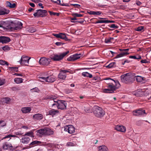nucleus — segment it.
<instances>
[{
  "label": "nucleus",
  "mask_w": 151,
  "mask_h": 151,
  "mask_svg": "<svg viewBox=\"0 0 151 151\" xmlns=\"http://www.w3.org/2000/svg\"><path fill=\"white\" fill-rule=\"evenodd\" d=\"M57 97L55 95L49 96L47 99H50L51 102H54L52 105V106L56 105L57 106L58 109H63L65 108L66 106L65 105V101L63 100H58L56 99Z\"/></svg>",
  "instance_id": "1"
},
{
  "label": "nucleus",
  "mask_w": 151,
  "mask_h": 151,
  "mask_svg": "<svg viewBox=\"0 0 151 151\" xmlns=\"http://www.w3.org/2000/svg\"><path fill=\"white\" fill-rule=\"evenodd\" d=\"M111 81H113L109 84L108 86V88L105 89L104 91L105 93H112L114 91L119 87L120 86V84L118 81H114L111 78L106 79Z\"/></svg>",
  "instance_id": "2"
},
{
  "label": "nucleus",
  "mask_w": 151,
  "mask_h": 151,
  "mask_svg": "<svg viewBox=\"0 0 151 151\" xmlns=\"http://www.w3.org/2000/svg\"><path fill=\"white\" fill-rule=\"evenodd\" d=\"M55 80V77L53 76H49L47 73L44 74L39 78V81L40 82L52 83Z\"/></svg>",
  "instance_id": "3"
},
{
  "label": "nucleus",
  "mask_w": 151,
  "mask_h": 151,
  "mask_svg": "<svg viewBox=\"0 0 151 151\" xmlns=\"http://www.w3.org/2000/svg\"><path fill=\"white\" fill-rule=\"evenodd\" d=\"M133 78L134 76L130 73H126L121 76L122 82L125 83L132 82Z\"/></svg>",
  "instance_id": "4"
},
{
  "label": "nucleus",
  "mask_w": 151,
  "mask_h": 151,
  "mask_svg": "<svg viewBox=\"0 0 151 151\" xmlns=\"http://www.w3.org/2000/svg\"><path fill=\"white\" fill-rule=\"evenodd\" d=\"M37 132L41 135L46 136L53 134L54 132L50 129L45 127L37 131Z\"/></svg>",
  "instance_id": "5"
},
{
  "label": "nucleus",
  "mask_w": 151,
  "mask_h": 151,
  "mask_svg": "<svg viewBox=\"0 0 151 151\" xmlns=\"http://www.w3.org/2000/svg\"><path fill=\"white\" fill-rule=\"evenodd\" d=\"M93 113L96 116L101 118L105 114V111L101 108L98 106L94 107Z\"/></svg>",
  "instance_id": "6"
},
{
  "label": "nucleus",
  "mask_w": 151,
  "mask_h": 151,
  "mask_svg": "<svg viewBox=\"0 0 151 151\" xmlns=\"http://www.w3.org/2000/svg\"><path fill=\"white\" fill-rule=\"evenodd\" d=\"M66 55V52L54 54L50 55V58L55 61H58L62 60Z\"/></svg>",
  "instance_id": "7"
},
{
  "label": "nucleus",
  "mask_w": 151,
  "mask_h": 151,
  "mask_svg": "<svg viewBox=\"0 0 151 151\" xmlns=\"http://www.w3.org/2000/svg\"><path fill=\"white\" fill-rule=\"evenodd\" d=\"M37 12L34 14L33 15L35 17H43L46 15L47 12L46 10L43 9H38Z\"/></svg>",
  "instance_id": "8"
},
{
  "label": "nucleus",
  "mask_w": 151,
  "mask_h": 151,
  "mask_svg": "<svg viewBox=\"0 0 151 151\" xmlns=\"http://www.w3.org/2000/svg\"><path fill=\"white\" fill-rule=\"evenodd\" d=\"M30 58L28 56L23 55L22 56L19 62L21 65L27 66L28 65L29 60Z\"/></svg>",
  "instance_id": "9"
},
{
  "label": "nucleus",
  "mask_w": 151,
  "mask_h": 151,
  "mask_svg": "<svg viewBox=\"0 0 151 151\" xmlns=\"http://www.w3.org/2000/svg\"><path fill=\"white\" fill-rule=\"evenodd\" d=\"M50 61L51 60L49 58H42L40 59L39 63L41 65H47L50 64Z\"/></svg>",
  "instance_id": "10"
},
{
  "label": "nucleus",
  "mask_w": 151,
  "mask_h": 151,
  "mask_svg": "<svg viewBox=\"0 0 151 151\" xmlns=\"http://www.w3.org/2000/svg\"><path fill=\"white\" fill-rule=\"evenodd\" d=\"M22 22H18L14 24V26L11 28L14 30H19L22 28Z\"/></svg>",
  "instance_id": "11"
},
{
  "label": "nucleus",
  "mask_w": 151,
  "mask_h": 151,
  "mask_svg": "<svg viewBox=\"0 0 151 151\" xmlns=\"http://www.w3.org/2000/svg\"><path fill=\"white\" fill-rule=\"evenodd\" d=\"M58 78L61 80H65L66 78V70H62L58 75Z\"/></svg>",
  "instance_id": "12"
},
{
  "label": "nucleus",
  "mask_w": 151,
  "mask_h": 151,
  "mask_svg": "<svg viewBox=\"0 0 151 151\" xmlns=\"http://www.w3.org/2000/svg\"><path fill=\"white\" fill-rule=\"evenodd\" d=\"M145 110L140 109L133 111V114L134 115L139 116L145 114Z\"/></svg>",
  "instance_id": "13"
},
{
  "label": "nucleus",
  "mask_w": 151,
  "mask_h": 151,
  "mask_svg": "<svg viewBox=\"0 0 151 151\" xmlns=\"http://www.w3.org/2000/svg\"><path fill=\"white\" fill-rule=\"evenodd\" d=\"M43 117V115L42 114L39 113L36 114L33 116V118L35 120H41Z\"/></svg>",
  "instance_id": "14"
},
{
  "label": "nucleus",
  "mask_w": 151,
  "mask_h": 151,
  "mask_svg": "<svg viewBox=\"0 0 151 151\" xmlns=\"http://www.w3.org/2000/svg\"><path fill=\"white\" fill-rule=\"evenodd\" d=\"M115 129L117 131L124 132L126 131V127L122 125H117L115 127Z\"/></svg>",
  "instance_id": "15"
},
{
  "label": "nucleus",
  "mask_w": 151,
  "mask_h": 151,
  "mask_svg": "<svg viewBox=\"0 0 151 151\" xmlns=\"http://www.w3.org/2000/svg\"><path fill=\"white\" fill-rule=\"evenodd\" d=\"M9 11L4 8L0 6V15H4L9 13Z\"/></svg>",
  "instance_id": "16"
},
{
  "label": "nucleus",
  "mask_w": 151,
  "mask_h": 151,
  "mask_svg": "<svg viewBox=\"0 0 151 151\" xmlns=\"http://www.w3.org/2000/svg\"><path fill=\"white\" fill-rule=\"evenodd\" d=\"M68 127V133L72 134L75 132V128L72 125H67Z\"/></svg>",
  "instance_id": "17"
},
{
  "label": "nucleus",
  "mask_w": 151,
  "mask_h": 151,
  "mask_svg": "<svg viewBox=\"0 0 151 151\" xmlns=\"http://www.w3.org/2000/svg\"><path fill=\"white\" fill-rule=\"evenodd\" d=\"M30 140V138L27 137H22L21 140V142L24 144H27L29 143Z\"/></svg>",
  "instance_id": "18"
},
{
  "label": "nucleus",
  "mask_w": 151,
  "mask_h": 151,
  "mask_svg": "<svg viewBox=\"0 0 151 151\" xmlns=\"http://www.w3.org/2000/svg\"><path fill=\"white\" fill-rule=\"evenodd\" d=\"M12 147V145L11 143L6 142L3 144L2 148L4 150H6L9 148Z\"/></svg>",
  "instance_id": "19"
},
{
  "label": "nucleus",
  "mask_w": 151,
  "mask_h": 151,
  "mask_svg": "<svg viewBox=\"0 0 151 151\" xmlns=\"http://www.w3.org/2000/svg\"><path fill=\"white\" fill-rule=\"evenodd\" d=\"M10 38L8 37L1 36V43H6L10 41Z\"/></svg>",
  "instance_id": "20"
},
{
  "label": "nucleus",
  "mask_w": 151,
  "mask_h": 151,
  "mask_svg": "<svg viewBox=\"0 0 151 151\" xmlns=\"http://www.w3.org/2000/svg\"><path fill=\"white\" fill-rule=\"evenodd\" d=\"M48 113L47 114L50 115L52 116L56 115L59 113V111L57 110L54 109H52L48 111Z\"/></svg>",
  "instance_id": "21"
},
{
  "label": "nucleus",
  "mask_w": 151,
  "mask_h": 151,
  "mask_svg": "<svg viewBox=\"0 0 151 151\" xmlns=\"http://www.w3.org/2000/svg\"><path fill=\"white\" fill-rule=\"evenodd\" d=\"M31 110L30 107H23L21 109V111L23 113L29 112Z\"/></svg>",
  "instance_id": "22"
},
{
  "label": "nucleus",
  "mask_w": 151,
  "mask_h": 151,
  "mask_svg": "<svg viewBox=\"0 0 151 151\" xmlns=\"http://www.w3.org/2000/svg\"><path fill=\"white\" fill-rule=\"evenodd\" d=\"M99 151H108V149L105 145H103L99 147Z\"/></svg>",
  "instance_id": "23"
},
{
  "label": "nucleus",
  "mask_w": 151,
  "mask_h": 151,
  "mask_svg": "<svg viewBox=\"0 0 151 151\" xmlns=\"http://www.w3.org/2000/svg\"><path fill=\"white\" fill-rule=\"evenodd\" d=\"M8 27V24L6 23L3 21H1L0 22V27H2L4 29H6Z\"/></svg>",
  "instance_id": "24"
},
{
  "label": "nucleus",
  "mask_w": 151,
  "mask_h": 151,
  "mask_svg": "<svg viewBox=\"0 0 151 151\" xmlns=\"http://www.w3.org/2000/svg\"><path fill=\"white\" fill-rule=\"evenodd\" d=\"M26 31L30 33H33L36 31V29L34 27H29L26 28Z\"/></svg>",
  "instance_id": "25"
},
{
  "label": "nucleus",
  "mask_w": 151,
  "mask_h": 151,
  "mask_svg": "<svg viewBox=\"0 0 151 151\" xmlns=\"http://www.w3.org/2000/svg\"><path fill=\"white\" fill-rule=\"evenodd\" d=\"M23 79L20 78H16L14 79V81L17 83H20L23 82Z\"/></svg>",
  "instance_id": "26"
},
{
  "label": "nucleus",
  "mask_w": 151,
  "mask_h": 151,
  "mask_svg": "<svg viewBox=\"0 0 151 151\" xmlns=\"http://www.w3.org/2000/svg\"><path fill=\"white\" fill-rule=\"evenodd\" d=\"M129 53L127 52H122L121 53L118 55L116 57V58H118L124 56L125 55H128Z\"/></svg>",
  "instance_id": "27"
},
{
  "label": "nucleus",
  "mask_w": 151,
  "mask_h": 151,
  "mask_svg": "<svg viewBox=\"0 0 151 151\" xmlns=\"http://www.w3.org/2000/svg\"><path fill=\"white\" fill-rule=\"evenodd\" d=\"M41 143V142L40 141H37V140H35L33 141L32 142H31L30 144V145L31 147H32L33 146H35V145H39L40 143Z\"/></svg>",
  "instance_id": "28"
},
{
  "label": "nucleus",
  "mask_w": 151,
  "mask_h": 151,
  "mask_svg": "<svg viewBox=\"0 0 151 151\" xmlns=\"http://www.w3.org/2000/svg\"><path fill=\"white\" fill-rule=\"evenodd\" d=\"M6 6L9 7L11 8H14L16 6V4L15 3L12 4L9 1H7L6 2Z\"/></svg>",
  "instance_id": "29"
},
{
  "label": "nucleus",
  "mask_w": 151,
  "mask_h": 151,
  "mask_svg": "<svg viewBox=\"0 0 151 151\" xmlns=\"http://www.w3.org/2000/svg\"><path fill=\"white\" fill-rule=\"evenodd\" d=\"M82 74L84 77H88L89 78H91L92 77V75L87 72H83Z\"/></svg>",
  "instance_id": "30"
},
{
  "label": "nucleus",
  "mask_w": 151,
  "mask_h": 151,
  "mask_svg": "<svg viewBox=\"0 0 151 151\" xmlns=\"http://www.w3.org/2000/svg\"><path fill=\"white\" fill-rule=\"evenodd\" d=\"M73 58L74 59V60H78L81 57V54L80 53V54H76L74 55H73Z\"/></svg>",
  "instance_id": "31"
},
{
  "label": "nucleus",
  "mask_w": 151,
  "mask_h": 151,
  "mask_svg": "<svg viewBox=\"0 0 151 151\" xmlns=\"http://www.w3.org/2000/svg\"><path fill=\"white\" fill-rule=\"evenodd\" d=\"M116 65L115 62H113L110 63L109 65H107L106 67L108 68H111L116 67Z\"/></svg>",
  "instance_id": "32"
},
{
  "label": "nucleus",
  "mask_w": 151,
  "mask_h": 151,
  "mask_svg": "<svg viewBox=\"0 0 151 151\" xmlns=\"http://www.w3.org/2000/svg\"><path fill=\"white\" fill-rule=\"evenodd\" d=\"M114 39L113 38L109 37L106 38L105 40V42L106 43H108L110 42H112V40Z\"/></svg>",
  "instance_id": "33"
},
{
  "label": "nucleus",
  "mask_w": 151,
  "mask_h": 151,
  "mask_svg": "<svg viewBox=\"0 0 151 151\" xmlns=\"http://www.w3.org/2000/svg\"><path fill=\"white\" fill-rule=\"evenodd\" d=\"M136 80L137 82H141L143 80V78L141 76H136Z\"/></svg>",
  "instance_id": "34"
},
{
  "label": "nucleus",
  "mask_w": 151,
  "mask_h": 151,
  "mask_svg": "<svg viewBox=\"0 0 151 151\" xmlns=\"http://www.w3.org/2000/svg\"><path fill=\"white\" fill-rule=\"evenodd\" d=\"M25 135L29 136L32 137H34L33 133L31 131L26 133L25 134Z\"/></svg>",
  "instance_id": "35"
},
{
  "label": "nucleus",
  "mask_w": 151,
  "mask_h": 151,
  "mask_svg": "<svg viewBox=\"0 0 151 151\" xmlns=\"http://www.w3.org/2000/svg\"><path fill=\"white\" fill-rule=\"evenodd\" d=\"M129 58L134 59H141L142 58L140 55L137 56H130L129 57Z\"/></svg>",
  "instance_id": "36"
},
{
  "label": "nucleus",
  "mask_w": 151,
  "mask_h": 151,
  "mask_svg": "<svg viewBox=\"0 0 151 151\" xmlns=\"http://www.w3.org/2000/svg\"><path fill=\"white\" fill-rule=\"evenodd\" d=\"M136 30L139 32H142L144 31V26H140L137 27Z\"/></svg>",
  "instance_id": "37"
},
{
  "label": "nucleus",
  "mask_w": 151,
  "mask_h": 151,
  "mask_svg": "<svg viewBox=\"0 0 151 151\" xmlns=\"http://www.w3.org/2000/svg\"><path fill=\"white\" fill-rule=\"evenodd\" d=\"M60 38L64 40L66 39V35L65 33H60Z\"/></svg>",
  "instance_id": "38"
},
{
  "label": "nucleus",
  "mask_w": 151,
  "mask_h": 151,
  "mask_svg": "<svg viewBox=\"0 0 151 151\" xmlns=\"http://www.w3.org/2000/svg\"><path fill=\"white\" fill-rule=\"evenodd\" d=\"M52 1V2H54L55 3H56L58 4H60L61 5L63 6H65V4H62L61 3V1L60 0H51Z\"/></svg>",
  "instance_id": "39"
},
{
  "label": "nucleus",
  "mask_w": 151,
  "mask_h": 151,
  "mask_svg": "<svg viewBox=\"0 0 151 151\" xmlns=\"http://www.w3.org/2000/svg\"><path fill=\"white\" fill-rule=\"evenodd\" d=\"M30 91L32 92H39V90L38 88L35 87L33 88L30 89Z\"/></svg>",
  "instance_id": "40"
},
{
  "label": "nucleus",
  "mask_w": 151,
  "mask_h": 151,
  "mask_svg": "<svg viewBox=\"0 0 151 151\" xmlns=\"http://www.w3.org/2000/svg\"><path fill=\"white\" fill-rule=\"evenodd\" d=\"M0 64L2 65H6L7 66L9 64L8 62L5 61L3 60H0Z\"/></svg>",
  "instance_id": "41"
},
{
  "label": "nucleus",
  "mask_w": 151,
  "mask_h": 151,
  "mask_svg": "<svg viewBox=\"0 0 151 151\" xmlns=\"http://www.w3.org/2000/svg\"><path fill=\"white\" fill-rule=\"evenodd\" d=\"M6 124V123L5 121L3 120H0V126L4 127L5 126Z\"/></svg>",
  "instance_id": "42"
},
{
  "label": "nucleus",
  "mask_w": 151,
  "mask_h": 151,
  "mask_svg": "<svg viewBox=\"0 0 151 151\" xmlns=\"http://www.w3.org/2000/svg\"><path fill=\"white\" fill-rule=\"evenodd\" d=\"M108 20H100L96 22V23H108Z\"/></svg>",
  "instance_id": "43"
},
{
  "label": "nucleus",
  "mask_w": 151,
  "mask_h": 151,
  "mask_svg": "<svg viewBox=\"0 0 151 151\" xmlns=\"http://www.w3.org/2000/svg\"><path fill=\"white\" fill-rule=\"evenodd\" d=\"M2 49L5 51L9 50V47L8 46H6L2 47Z\"/></svg>",
  "instance_id": "44"
},
{
  "label": "nucleus",
  "mask_w": 151,
  "mask_h": 151,
  "mask_svg": "<svg viewBox=\"0 0 151 151\" xmlns=\"http://www.w3.org/2000/svg\"><path fill=\"white\" fill-rule=\"evenodd\" d=\"M67 60L69 61H74V59L73 58V55H72L70 56L68 58Z\"/></svg>",
  "instance_id": "45"
},
{
  "label": "nucleus",
  "mask_w": 151,
  "mask_h": 151,
  "mask_svg": "<svg viewBox=\"0 0 151 151\" xmlns=\"http://www.w3.org/2000/svg\"><path fill=\"white\" fill-rule=\"evenodd\" d=\"M49 12L50 13V14L51 15H57V16H58L59 15V13L53 12L51 11H49Z\"/></svg>",
  "instance_id": "46"
},
{
  "label": "nucleus",
  "mask_w": 151,
  "mask_h": 151,
  "mask_svg": "<svg viewBox=\"0 0 151 151\" xmlns=\"http://www.w3.org/2000/svg\"><path fill=\"white\" fill-rule=\"evenodd\" d=\"M73 16L77 17H83V15L81 14H78V13H74L73 14Z\"/></svg>",
  "instance_id": "47"
},
{
  "label": "nucleus",
  "mask_w": 151,
  "mask_h": 151,
  "mask_svg": "<svg viewBox=\"0 0 151 151\" xmlns=\"http://www.w3.org/2000/svg\"><path fill=\"white\" fill-rule=\"evenodd\" d=\"M75 145V144L70 142H68L67 143V146H74Z\"/></svg>",
  "instance_id": "48"
},
{
  "label": "nucleus",
  "mask_w": 151,
  "mask_h": 151,
  "mask_svg": "<svg viewBox=\"0 0 151 151\" xmlns=\"http://www.w3.org/2000/svg\"><path fill=\"white\" fill-rule=\"evenodd\" d=\"M110 27L111 28H113L115 29L117 28L118 27L115 24H113L111 25Z\"/></svg>",
  "instance_id": "49"
},
{
  "label": "nucleus",
  "mask_w": 151,
  "mask_h": 151,
  "mask_svg": "<svg viewBox=\"0 0 151 151\" xmlns=\"http://www.w3.org/2000/svg\"><path fill=\"white\" fill-rule=\"evenodd\" d=\"M4 101L6 103H8L10 101V99L8 98H5L4 99Z\"/></svg>",
  "instance_id": "50"
},
{
  "label": "nucleus",
  "mask_w": 151,
  "mask_h": 151,
  "mask_svg": "<svg viewBox=\"0 0 151 151\" xmlns=\"http://www.w3.org/2000/svg\"><path fill=\"white\" fill-rule=\"evenodd\" d=\"M88 13L90 15H95V11H89L88 12Z\"/></svg>",
  "instance_id": "51"
},
{
  "label": "nucleus",
  "mask_w": 151,
  "mask_h": 151,
  "mask_svg": "<svg viewBox=\"0 0 151 151\" xmlns=\"http://www.w3.org/2000/svg\"><path fill=\"white\" fill-rule=\"evenodd\" d=\"M71 5L77 8H79L81 6L80 5L78 4H71Z\"/></svg>",
  "instance_id": "52"
},
{
  "label": "nucleus",
  "mask_w": 151,
  "mask_h": 151,
  "mask_svg": "<svg viewBox=\"0 0 151 151\" xmlns=\"http://www.w3.org/2000/svg\"><path fill=\"white\" fill-rule=\"evenodd\" d=\"M4 83V79H0V86L2 85Z\"/></svg>",
  "instance_id": "53"
},
{
  "label": "nucleus",
  "mask_w": 151,
  "mask_h": 151,
  "mask_svg": "<svg viewBox=\"0 0 151 151\" xmlns=\"http://www.w3.org/2000/svg\"><path fill=\"white\" fill-rule=\"evenodd\" d=\"M142 92L141 91H139L138 93L134 94L137 97H139L140 96V94Z\"/></svg>",
  "instance_id": "54"
},
{
  "label": "nucleus",
  "mask_w": 151,
  "mask_h": 151,
  "mask_svg": "<svg viewBox=\"0 0 151 151\" xmlns=\"http://www.w3.org/2000/svg\"><path fill=\"white\" fill-rule=\"evenodd\" d=\"M63 43L60 42H57L55 43V44L58 46H60L63 44Z\"/></svg>",
  "instance_id": "55"
},
{
  "label": "nucleus",
  "mask_w": 151,
  "mask_h": 151,
  "mask_svg": "<svg viewBox=\"0 0 151 151\" xmlns=\"http://www.w3.org/2000/svg\"><path fill=\"white\" fill-rule=\"evenodd\" d=\"M84 110H85V111L86 112H89V110H90V109L88 107H87V108H86V107H84Z\"/></svg>",
  "instance_id": "56"
},
{
  "label": "nucleus",
  "mask_w": 151,
  "mask_h": 151,
  "mask_svg": "<svg viewBox=\"0 0 151 151\" xmlns=\"http://www.w3.org/2000/svg\"><path fill=\"white\" fill-rule=\"evenodd\" d=\"M142 3L139 1H137L136 2L134 3V4L135 5L136 4L138 6H140L141 5Z\"/></svg>",
  "instance_id": "57"
},
{
  "label": "nucleus",
  "mask_w": 151,
  "mask_h": 151,
  "mask_svg": "<svg viewBox=\"0 0 151 151\" xmlns=\"http://www.w3.org/2000/svg\"><path fill=\"white\" fill-rule=\"evenodd\" d=\"M101 14V12L100 11H95V15H100Z\"/></svg>",
  "instance_id": "58"
},
{
  "label": "nucleus",
  "mask_w": 151,
  "mask_h": 151,
  "mask_svg": "<svg viewBox=\"0 0 151 151\" xmlns=\"http://www.w3.org/2000/svg\"><path fill=\"white\" fill-rule=\"evenodd\" d=\"M140 62L141 63H148V62L145 59L141 60Z\"/></svg>",
  "instance_id": "59"
},
{
  "label": "nucleus",
  "mask_w": 151,
  "mask_h": 151,
  "mask_svg": "<svg viewBox=\"0 0 151 151\" xmlns=\"http://www.w3.org/2000/svg\"><path fill=\"white\" fill-rule=\"evenodd\" d=\"M53 35L58 38H60V33L53 34Z\"/></svg>",
  "instance_id": "60"
},
{
  "label": "nucleus",
  "mask_w": 151,
  "mask_h": 151,
  "mask_svg": "<svg viewBox=\"0 0 151 151\" xmlns=\"http://www.w3.org/2000/svg\"><path fill=\"white\" fill-rule=\"evenodd\" d=\"M10 135L9 134V135H7V136H5L4 137H3V138L1 140H3L4 139H5L6 138H10Z\"/></svg>",
  "instance_id": "61"
},
{
  "label": "nucleus",
  "mask_w": 151,
  "mask_h": 151,
  "mask_svg": "<svg viewBox=\"0 0 151 151\" xmlns=\"http://www.w3.org/2000/svg\"><path fill=\"white\" fill-rule=\"evenodd\" d=\"M14 75H16L17 76H22V75L20 73H15Z\"/></svg>",
  "instance_id": "62"
},
{
  "label": "nucleus",
  "mask_w": 151,
  "mask_h": 151,
  "mask_svg": "<svg viewBox=\"0 0 151 151\" xmlns=\"http://www.w3.org/2000/svg\"><path fill=\"white\" fill-rule=\"evenodd\" d=\"M32 1L35 3H38L40 1V0H31Z\"/></svg>",
  "instance_id": "63"
},
{
  "label": "nucleus",
  "mask_w": 151,
  "mask_h": 151,
  "mask_svg": "<svg viewBox=\"0 0 151 151\" xmlns=\"http://www.w3.org/2000/svg\"><path fill=\"white\" fill-rule=\"evenodd\" d=\"M29 4L32 7H34L35 6V4L33 3H30Z\"/></svg>",
  "instance_id": "64"
}]
</instances>
